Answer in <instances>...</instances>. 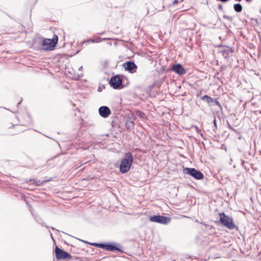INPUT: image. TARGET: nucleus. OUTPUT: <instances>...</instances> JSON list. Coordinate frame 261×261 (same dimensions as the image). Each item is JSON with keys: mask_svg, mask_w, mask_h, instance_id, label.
<instances>
[{"mask_svg": "<svg viewBox=\"0 0 261 261\" xmlns=\"http://www.w3.org/2000/svg\"><path fill=\"white\" fill-rule=\"evenodd\" d=\"M178 3V0H174V1L173 2L172 4L174 5L177 4Z\"/></svg>", "mask_w": 261, "mask_h": 261, "instance_id": "obj_20", "label": "nucleus"}, {"mask_svg": "<svg viewBox=\"0 0 261 261\" xmlns=\"http://www.w3.org/2000/svg\"><path fill=\"white\" fill-rule=\"evenodd\" d=\"M107 39V38H98L97 39L95 40V42L98 43V42H101V41L106 40Z\"/></svg>", "mask_w": 261, "mask_h": 261, "instance_id": "obj_17", "label": "nucleus"}, {"mask_svg": "<svg viewBox=\"0 0 261 261\" xmlns=\"http://www.w3.org/2000/svg\"><path fill=\"white\" fill-rule=\"evenodd\" d=\"M218 8L219 9H220V10H223V7L221 5V4H219L218 5Z\"/></svg>", "mask_w": 261, "mask_h": 261, "instance_id": "obj_19", "label": "nucleus"}, {"mask_svg": "<svg viewBox=\"0 0 261 261\" xmlns=\"http://www.w3.org/2000/svg\"><path fill=\"white\" fill-rule=\"evenodd\" d=\"M58 42V36L55 35L53 39H45L43 41V49L44 50H51Z\"/></svg>", "mask_w": 261, "mask_h": 261, "instance_id": "obj_3", "label": "nucleus"}, {"mask_svg": "<svg viewBox=\"0 0 261 261\" xmlns=\"http://www.w3.org/2000/svg\"><path fill=\"white\" fill-rule=\"evenodd\" d=\"M55 255L56 258L58 259H71V255L67 252L59 248L57 246L55 248Z\"/></svg>", "mask_w": 261, "mask_h": 261, "instance_id": "obj_4", "label": "nucleus"}, {"mask_svg": "<svg viewBox=\"0 0 261 261\" xmlns=\"http://www.w3.org/2000/svg\"><path fill=\"white\" fill-rule=\"evenodd\" d=\"M110 84L114 89H117L122 84V80L117 75L113 76L110 81Z\"/></svg>", "mask_w": 261, "mask_h": 261, "instance_id": "obj_8", "label": "nucleus"}, {"mask_svg": "<svg viewBox=\"0 0 261 261\" xmlns=\"http://www.w3.org/2000/svg\"><path fill=\"white\" fill-rule=\"evenodd\" d=\"M137 115L142 119H144L145 117V114L141 111H138L137 112Z\"/></svg>", "mask_w": 261, "mask_h": 261, "instance_id": "obj_15", "label": "nucleus"}, {"mask_svg": "<svg viewBox=\"0 0 261 261\" xmlns=\"http://www.w3.org/2000/svg\"><path fill=\"white\" fill-rule=\"evenodd\" d=\"M86 42H88V43H95V40L90 39V40H88Z\"/></svg>", "mask_w": 261, "mask_h": 261, "instance_id": "obj_18", "label": "nucleus"}, {"mask_svg": "<svg viewBox=\"0 0 261 261\" xmlns=\"http://www.w3.org/2000/svg\"><path fill=\"white\" fill-rule=\"evenodd\" d=\"M133 162V157L132 153L130 152L126 153L120 165V172L122 173L127 172L132 166Z\"/></svg>", "mask_w": 261, "mask_h": 261, "instance_id": "obj_1", "label": "nucleus"}, {"mask_svg": "<svg viewBox=\"0 0 261 261\" xmlns=\"http://www.w3.org/2000/svg\"><path fill=\"white\" fill-rule=\"evenodd\" d=\"M214 124L215 127H217V124H216V120L215 119L214 120Z\"/></svg>", "mask_w": 261, "mask_h": 261, "instance_id": "obj_21", "label": "nucleus"}, {"mask_svg": "<svg viewBox=\"0 0 261 261\" xmlns=\"http://www.w3.org/2000/svg\"><path fill=\"white\" fill-rule=\"evenodd\" d=\"M219 222L224 226L229 229H233L236 228V225L233 222V218L226 215L224 213H219Z\"/></svg>", "mask_w": 261, "mask_h": 261, "instance_id": "obj_2", "label": "nucleus"}, {"mask_svg": "<svg viewBox=\"0 0 261 261\" xmlns=\"http://www.w3.org/2000/svg\"><path fill=\"white\" fill-rule=\"evenodd\" d=\"M201 99L202 100H205L208 103H212L214 101L213 98L206 95L201 97Z\"/></svg>", "mask_w": 261, "mask_h": 261, "instance_id": "obj_12", "label": "nucleus"}, {"mask_svg": "<svg viewBox=\"0 0 261 261\" xmlns=\"http://www.w3.org/2000/svg\"><path fill=\"white\" fill-rule=\"evenodd\" d=\"M98 112L100 116L103 118H108L111 114L110 108L107 106L100 107L98 109Z\"/></svg>", "mask_w": 261, "mask_h": 261, "instance_id": "obj_9", "label": "nucleus"}, {"mask_svg": "<svg viewBox=\"0 0 261 261\" xmlns=\"http://www.w3.org/2000/svg\"><path fill=\"white\" fill-rule=\"evenodd\" d=\"M228 128L230 129H231L232 130H234V129L230 125V124L228 123Z\"/></svg>", "mask_w": 261, "mask_h": 261, "instance_id": "obj_22", "label": "nucleus"}, {"mask_svg": "<svg viewBox=\"0 0 261 261\" xmlns=\"http://www.w3.org/2000/svg\"><path fill=\"white\" fill-rule=\"evenodd\" d=\"M234 1H236V2H240V1H241L242 0H234Z\"/></svg>", "mask_w": 261, "mask_h": 261, "instance_id": "obj_25", "label": "nucleus"}, {"mask_svg": "<svg viewBox=\"0 0 261 261\" xmlns=\"http://www.w3.org/2000/svg\"><path fill=\"white\" fill-rule=\"evenodd\" d=\"M123 67L126 70L128 71L130 73H133L136 72L137 66L136 64L132 61H128L123 64Z\"/></svg>", "mask_w": 261, "mask_h": 261, "instance_id": "obj_7", "label": "nucleus"}, {"mask_svg": "<svg viewBox=\"0 0 261 261\" xmlns=\"http://www.w3.org/2000/svg\"><path fill=\"white\" fill-rule=\"evenodd\" d=\"M172 70L179 75H183L186 73V69L180 64L173 65L172 66Z\"/></svg>", "mask_w": 261, "mask_h": 261, "instance_id": "obj_10", "label": "nucleus"}, {"mask_svg": "<svg viewBox=\"0 0 261 261\" xmlns=\"http://www.w3.org/2000/svg\"><path fill=\"white\" fill-rule=\"evenodd\" d=\"M234 10L237 12H240L242 10V6L240 4H236L234 5Z\"/></svg>", "mask_w": 261, "mask_h": 261, "instance_id": "obj_13", "label": "nucleus"}, {"mask_svg": "<svg viewBox=\"0 0 261 261\" xmlns=\"http://www.w3.org/2000/svg\"><path fill=\"white\" fill-rule=\"evenodd\" d=\"M151 222H157L161 224H167L170 222V218L160 215H154L150 217Z\"/></svg>", "mask_w": 261, "mask_h": 261, "instance_id": "obj_5", "label": "nucleus"}, {"mask_svg": "<svg viewBox=\"0 0 261 261\" xmlns=\"http://www.w3.org/2000/svg\"><path fill=\"white\" fill-rule=\"evenodd\" d=\"M223 18L225 19H226L229 21H232L233 20V17L232 16H228L227 15H224L223 16Z\"/></svg>", "mask_w": 261, "mask_h": 261, "instance_id": "obj_16", "label": "nucleus"}, {"mask_svg": "<svg viewBox=\"0 0 261 261\" xmlns=\"http://www.w3.org/2000/svg\"><path fill=\"white\" fill-rule=\"evenodd\" d=\"M106 250H108V251L118 250V251H120V250L119 248L115 247V246H113L111 244H107Z\"/></svg>", "mask_w": 261, "mask_h": 261, "instance_id": "obj_11", "label": "nucleus"}, {"mask_svg": "<svg viewBox=\"0 0 261 261\" xmlns=\"http://www.w3.org/2000/svg\"><path fill=\"white\" fill-rule=\"evenodd\" d=\"M215 103L219 106H220V103L218 101H215Z\"/></svg>", "mask_w": 261, "mask_h": 261, "instance_id": "obj_23", "label": "nucleus"}, {"mask_svg": "<svg viewBox=\"0 0 261 261\" xmlns=\"http://www.w3.org/2000/svg\"><path fill=\"white\" fill-rule=\"evenodd\" d=\"M186 170L187 171V173L190 174L196 179H202L204 177L203 174L200 171L197 170L195 168H187Z\"/></svg>", "mask_w": 261, "mask_h": 261, "instance_id": "obj_6", "label": "nucleus"}, {"mask_svg": "<svg viewBox=\"0 0 261 261\" xmlns=\"http://www.w3.org/2000/svg\"><path fill=\"white\" fill-rule=\"evenodd\" d=\"M92 245L93 246H96V247H99L100 248L104 249L106 250V246L107 244H98V243H92Z\"/></svg>", "mask_w": 261, "mask_h": 261, "instance_id": "obj_14", "label": "nucleus"}, {"mask_svg": "<svg viewBox=\"0 0 261 261\" xmlns=\"http://www.w3.org/2000/svg\"><path fill=\"white\" fill-rule=\"evenodd\" d=\"M247 2H250L252 1V0H246Z\"/></svg>", "mask_w": 261, "mask_h": 261, "instance_id": "obj_24", "label": "nucleus"}]
</instances>
